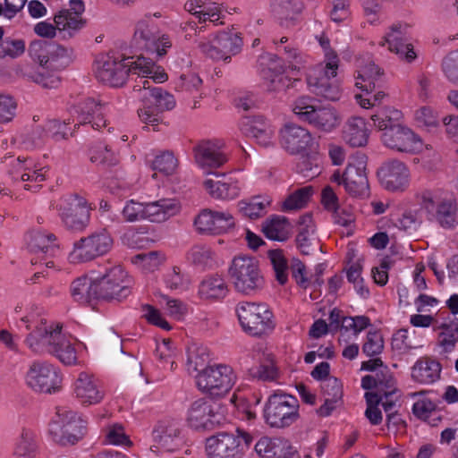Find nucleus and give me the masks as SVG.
I'll return each mask as SVG.
<instances>
[{
  "mask_svg": "<svg viewBox=\"0 0 458 458\" xmlns=\"http://www.w3.org/2000/svg\"><path fill=\"white\" fill-rule=\"evenodd\" d=\"M203 186L211 197L218 199H233L240 195L242 189L239 181L232 178L225 182L208 178L203 182Z\"/></svg>",
  "mask_w": 458,
  "mask_h": 458,
  "instance_id": "obj_35",
  "label": "nucleus"
},
{
  "mask_svg": "<svg viewBox=\"0 0 458 458\" xmlns=\"http://www.w3.org/2000/svg\"><path fill=\"white\" fill-rule=\"evenodd\" d=\"M267 58L269 63L268 67L262 71L263 86L269 92L281 91L288 81V78L284 76L287 67L276 55L268 54Z\"/></svg>",
  "mask_w": 458,
  "mask_h": 458,
  "instance_id": "obj_27",
  "label": "nucleus"
},
{
  "mask_svg": "<svg viewBox=\"0 0 458 458\" xmlns=\"http://www.w3.org/2000/svg\"><path fill=\"white\" fill-rule=\"evenodd\" d=\"M423 208L443 228H453L458 222L457 207L453 198L441 191H425L421 193Z\"/></svg>",
  "mask_w": 458,
  "mask_h": 458,
  "instance_id": "obj_12",
  "label": "nucleus"
},
{
  "mask_svg": "<svg viewBox=\"0 0 458 458\" xmlns=\"http://www.w3.org/2000/svg\"><path fill=\"white\" fill-rule=\"evenodd\" d=\"M366 167V157L355 155L350 158L344 173L340 170L333 173L331 181L344 186L345 191L353 197L368 196L369 186Z\"/></svg>",
  "mask_w": 458,
  "mask_h": 458,
  "instance_id": "obj_10",
  "label": "nucleus"
},
{
  "mask_svg": "<svg viewBox=\"0 0 458 458\" xmlns=\"http://www.w3.org/2000/svg\"><path fill=\"white\" fill-rule=\"evenodd\" d=\"M54 21L60 32H64V38L73 37L86 25V20L81 16L73 15L70 10L63 9L54 17Z\"/></svg>",
  "mask_w": 458,
  "mask_h": 458,
  "instance_id": "obj_40",
  "label": "nucleus"
},
{
  "mask_svg": "<svg viewBox=\"0 0 458 458\" xmlns=\"http://www.w3.org/2000/svg\"><path fill=\"white\" fill-rule=\"evenodd\" d=\"M440 364L430 358L418 360L411 368V377L421 384H431L440 377Z\"/></svg>",
  "mask_w": 458,
  "mask_h": 458,
  "instance_id": "obj_37",
  "label": "nucleus"
},
{
  "mask_svg": "<svg viewBox=\"0 0 458 458\" xmlns=\"http://www.w3.org/2000/svg\"><path fill=\"white\" fill-rule=\"evenodd\" d=\"M4 30L0 27V59L9 57L16 59L21 56L26 50L24 39L4 37Z\"/></svg>",
  "mask_w": 458,
  "mask_h": 458,
  "instance_id": "obj_48",
  "label": "nucleus"
},
{
  "mask_svg": "<svg viewBox=\"0 0 458 458\" xmlns=\"http://www.w3.org/2000/svg\"><path fill=\"white\" fill-rule=\"evenodd\" d=\"M165 286L172 291L185 292L191 285V276L179 267H173L164 276Z\"/></svg>",
  "mask_w": 458,
  "mask_h": 458,
  "instance_id": "obj_50",
  "label": "nucleus"
},
{
  "mask_svg": "<svg viewBox=\"0 0 458 458\" xmlns=\"http://www.w3.org/2000/svg\"><path fill=\"white\" fill-rule=\"evenodd\" d=\"M296 244L300 251L304 255H310L320 249L319 242L316 235L315 225L310 215H305L300 219Z\"/></svg>",
  "mask_w": 458,
  "mask_h": 458,
  "instance_id": "obj_30",
  "label": "nucleus"
},
{
  "mask_svg": "<svg viewBox=\"0 0 458 458\" xmlns=\"http://www.w3.org/2000/svg\"><path fill=\"white\" fill-rule=\"evenodd\" d=\"M97 301H118L126 298L130 293V281L123 267L107 260L99 271V276L94 278Z\"/></svg>",
  "mask_w": 458,
  "mask_h": 458,
  "instance_id": "obj_3",
  "label": "nucleus"
},
{
  "mask_svg": "<svg viewBox=\"0 0 458 458\" xmlns=\"http://www.w3.org/2000/svg\"><path fill=\"white\" fill-rule=\"evenodd\" d=\"M179 159L171 150H163L157 153L150 161V167L155 173L152 178L157 177V173L164 176H171L176 174L179 169Z\"/></svg>",
  "mask_w": 458,
  "mask_h": 458,
  "instance_id": "obj_39",
  "label": "nucleus"
},
{
  "mask_svg": "<svg viewBox=\"0 0 458 458\" xmlns=\"http://www.w3.org/2000/svg\"><path fill=\"white\" fill-rule=\"evenodd\" d=\"M270 6L275 17L285 26H288L302 10L300 0H273Z\"/></svg>",
  "mask_w": 458,
  "mask_h": 458,
  "instance_id": "obj_41",
  "label": "nucleus"
},
{
  "mask_svg": "<svg viewBox=\"0 0 458 458\" xmlns=\"http://www.w3.org/2000/svg\"><path fill=\"white\" fill-rule=\"evenodd\" d=\"M209 355L206 347L192 344L187 351V367L189 372H200L208 361Z\"/></svg>",
  "mask_w": 458,
  "mask_h": 458,
  "instance_id": "obj_55",
  "label": "nucleus"
},
{
  "mask_svg": "<svg viewBox=\"0 0 458 458\" xmlns=\"http://www.w3.org/2000/svg\"><path fill=\"white\" fill-rule=\"evenodd\" d=\"M236 381V375L229 365L207 366L196 375L198 388L211 396L219 397L227 394Z\"/></svg>",
  "mask_w": 458,
  "mask_h": 458,
  "instance_id": "obj_11",
  "label": "nucleus"
},
{
  "mask_svg": "<svg viewBox=\"0 0 458 458\" xmlns=\"http://www.w3.org/2000/svg\"><path fill=\"white\" fill-rule=\"evenodd\" d=\"M133 57L120 58L110 55H101L95 62L96 78L111 87H122L130 73L138 74L141 81L143 72L142 54L137 55V61H131Z\"/></svg>",
  "mask_w": 458,
  "mask_h": 458,
  "instance_id": "obj_2",
  "label": "nucleus"
},
{
  "mask_svg": "<svg viewBox=\"0 0 458 458\" xmlns=\"http://www.w3.org/2000/svg\"><path fill=\"white\" fill-rule=\"evenodd\" d=\"M228 291L225 279L222 276L215 274L207 276L199 283L198 295L202 300L217 301L224 299Z\"/></svg>",
  "mask_w": 458,
  "mask_h": 458,
  "instance_id": "obj_34",
  "label": "nucleus"
},
{
  "mask_svg": "<svg viewBox=\"0 0 458 458\" xmlns=\"http://www.w3.org/2000/svg\"><path fill=\"white\" fill-rule=\"evenodd\" d=\"M113 246L114 239L111 233L101 227L75 241L68 259L73 264L89 262L106 255Z\"/></svg>",
  "mask_w": 458,
  "mask_h": 458,
  "instance_id": "obj_7",
  "label": "nucleus"
},
{
  "mask_svg": "<svg viewBox=\"0 0 458 458\" xmlns=\"http://www.w3.org/2000/svg\"><path fill=\"white\" fill-rule=\"evenodd\" d=\"M417 347L414 337L407 329H400L393 335L392 348L399 353H406Z\"/></svg>",
  "mask_w": 458,
  "mask_h": 458,
  "instance_id": "obj_63",
  "label": "nucleus"
},
{
  "mask_svg": "<svg viewBox=\"0 0 458 458\" xmlns=\"http://www.w3.org/2000/svg\"><path fill=\"white\" fill-rule=\"evenodd\" d=\"M36 453V443L34 434L30 430L23 429L16 444L14 455L16 458H32Z\"/></svg>",
  "mask_w": 458,
  "mask_h": 458,
  "instance_id": "obj_58",
  "label": "nucleus"
},
{
  "mask_svg": "<svg viewBox=\"0 0 458 458\" xmlns=\"http://www.w3.org/2000/svg\"><path fill=\"white\" fill-rule=\"evenodd\" d=\"M263 417L271 428L289 427L299 419L298 400L291 394L275 392L265 403Z\"/></svg>",
  "mask_w": 458,
  "mask_h": 458,
  "instance_id": "obj_8",
  "label": "nucleus"
},
{
  "mask_svg": "<svg viewBox=\"0 0 458 458\" xmlns=\"http://www.w3.org/2000/svg\"><path fill=\"white\" fill-rule=\"evenodd\" d=\"M310 195V188H301L288 196V198L283 202L282 209L284 211H292L301 208L308 202Z\"/></svg>",
  "mask_w": 458,
  "mask_h": 458,
  "instance_id": "obj_62",
  "label": "nucleus"
},
{
  "mask_svg": "<svg viewBox=\"0 0 458 458\" xmlns=\"http://www.w3.org/2000/svg\"><path fill=\"white\" fill-rule=\"evenodd\" d=\"M182 206L176 199H160L145 203V219L163 223L181 212Z\"/></svg>",
  "mask_w": 458,
  "mask_h": 458,
  "instance_id": "obj_29",
  "label": "nucleus"
},
{
  "mask_svg": "<svg viewBox=\"0 0 458 458\" xmlns=\"http://www.w3.org/2000/svg\"><path fill=\"white\" fill-rule=\"evenodd\" d=\"M90 162L101 165L104 168L112 169L118 165V159L108 146L98 142L92 145L89 149Z\"/></svg>",
  "mask_w": 458,
  "mask_h": 458,
  "instance_id": "obj_47",
  "label": "nucleus"
},
{
  "mask_svg": "<svg viewBox=\"0 0 458 458\" xmlns=\"http://www.w3.org/2000/svg\"><path fill=\"white\" fill-rule=\"evenodd\" d=\"M381 141L387 148L401 153H416L423 147L421 139L410 128L402 124L382 132Z\"/></svg>",
  "mask_w": 458,
  "mask_h": 458,
  "instance_id": "obj_17",
  "label": "nucleus"
},
{
  "mask_svg": "<svg viewBox=\"0 0 458 458\" xmlns=\"http://www.w3.org/2000/svg\"><path fill=\"white\" fill-rule=\"evenodd\" d=\"M268 258L275 270L276 280L281 284H284L288 279V265L283 251L280 250H269Z\"/></svg>",
  "mask_w": 458,
  "mask_h": 458,
  "instance_id": "obj_60",
  "label": "nucleus"
},
{
  "mask_svg": "<svg viewBox=\"0 0 458 458\" xmlns=\"http://www.w3.org/2000/svg\"><path fill=\"white\" fill-rule=\"evenodd\" d=\"M335 76L336 74H330L327 68L319 64L309 72L308 86L314 94L330 101H336L342 94L339 85L330 81Z\"/></svg>",
  "mask_w": 458,
  "mask_h": 458,
  "instance_id": "obj_21",
  "label": "nucleus"
},
{
  "mask_svg": "<svg viewBox=\"0 0 458 458\" xmlns=\"http://www.w3.org/2000/svg\"><path fill=\"white\" fill-rule=\"evenodd\" d=\"M379 76L380 69L373 62L360 64L355 77V86L367 93H371Z\"/></svg>",
  "mask_w": 458,
  "mask_h": 458,
  "instance_id": "obj_42",
  "label": "nucleus"
},
{
  "mask_svg": "<svg viewBox=\"0 0 458 458\" xmlns=\"http://www.w3.org/2000/svg\"><path fill=\"white\" fill-rule=\"evenodd\" d=\"M27 161L21 157L13 160L8 174L14 182H22L24 190L37 192L42 187L41 182L46 180L44 168L35 169Z\"/></svg>",
  "mask_w": 458,
  "mask_h": 458,
  "instance_id": "obj_20",
  "label": "nucleus"
},
{
  "mask_svg": "<svg viewBox=\"0 0 458 458\" xmlns=\"http://www.w3.org/2000/svg\"><path fill=\"white\" fill-rule=\"evenodd\" d=\"M369 326V319L364 316H357V317H345L343 318L342 325L340 327V337L339 343L342 344L344 342L347 344V339L345 335L349 331L352 332V335L354 338L358 336V335L367 328Z\"/></svg>",
  "mask_w": 458,
  "mask_h": 458,
  "instance_id": "obj_53",
  "label": "nucleus"
},
{
  "mask_svg": "<svg viewBox=\"0 0 458 458\" xmlns=\"http://www.w3.org/2000/svg\"><path fill=\"white\" fill-rule=\"evenodd\" d=\"M381 185L389 191H403L410 182V171L406 165L392 159L385 162L377 172Z\"/></svg>",
  "mask_w": 458,
  "mask_h": 458,
  "instance_id": "obj_19",
  "label": "nucleus"
},
{
  "mask_svg": "<svg viewBox=\"0 0 458 458\" xmlns=\"http://www.w3.org/2000/svg\"><path fill=\"white\" fill-rule=\"evenodd\" d=\"M149 450L155 454L171 453L179 450L184 444L182 428L175 420H161L151 432Z\"/></svg>",
  "mask_w": 458,
  "mask_h": 458,
  "instance_id": "obj_13",
  "label": "nucleus"
},
{
  "mask_svg": "<svg viewBox=\"0 0 458 458\" xmlns=\"http://www.w3.org/2000/svg\"><path fill=\"white\" fill-rule=\"evenodd\" d=\"M280 45L286 55L288 68L293 71L301 70L307 63V57L293 43L288 44L286 37L281 38Z\"/></svg>",
  "mask_w": 458,
  "mask_h": 458,
  "instance_id": "obj_56",
  "label": "nucleus"
},
{
  "mask_svg": "<svg viewBox=\"0 0 458 458\" xmlns=\"http://www.w3.org/2000/svg\"><path fill=\"white\" fill-rule=\"evenodd\" d=\"M58 216H64L82 209L92 210L88 200L78 193L71 192L62 196L56 203Z\"/></svg>",
  "mask_w": 458,
  "mask_h": 458,
  "instance_id": "obj_45",
  "label": "nucleus"
},
{
  "mask_svg": "<svg viewBox=\"0 0 458 458\" xmlns=\"http://www.w3.org/2000/svg\"><path fill=\"white\" fill-rule=\"evenodd\" d=\"M193 224L199 233L219 235L234 227L235 219L228 211L205 208L196 216Z\"/></svg>",
  "mask_w": 458,
  "mask_h": 458,
  "instance_id": "obj_18",
  "label": "nucleus"
},
{
  "mask_svg": "<svg viewBox=\"0 0 458 458\" xmlns=\"http://www.w3.org/2000/svg\"><path fill=\"white\" fill-rule=\"evenodd\" d=\"M104 432V443L106 445L131 447L132 442L125 433L124 427L119 423H114L106 427Z\"/></svg>",
  "mask_w": 458,
  "mask_h": 458,
  "instance_id": "obj_54",
  "label": "nucleus"
},
{
  "mask_svg": "<svg viewBox=\"0 0 458 458\" xmlns=\"http://www.w3.org/2000/svg\"><path fill=\"white\" fill-rule=\"evenodd\" d=\"M343 140L351 147H363L369 140L366 122L360 116H352L346 120L342 129Z\"/></svg>",
  "mask_w": 458,
  "mask_h": 458,
  "instance_id": "obj_31",
  "label": "nucleus"
},
{
  "mask_svg": "<svg viewBox=\"0 0 458 458\" xmlns=\"http://www.w3.org/2000/svg\"><path fill=\"white\" fill-rule=\"evenodd\" d=\"M22 320L27 323V328L31 330L25 343L33 352H47L64 365L76 364L77 352L71 340L62 333L61 326L48 324L45 318L30 320L25 318Z\"/></svg>",
  "mask_w": 458,
  "mask_h": 458,
  "instance_id": "obj_1",
  "label": "nucleus"
},
{
  "mask_svg": "<svg viewBox=\"0 0 458 458\" xmlns=\"http://www.w3.org/2000/svg\"><path fill=\"white\" fill-rule=\"evenodd\" d=\"M25 241L30 252L43 255H53L57 244L54 233L43 230H31L26 236Z\"/></svg>",
  "mask_w": 458,
  "mask_h": 458,
  "instance_id": "obj_33",
  "label": "nucleus"
},
{
  "mask_svg": "<svg viewBox=\"0 0 458 458\" xmlns=\"http://www.w3.org/2000/svg\"><path fill=\"white\" fill-rule=\"evenodd\" d=\"M206 449L209 458H242L243 447L233 434L219 433L207 439Z\"/></svg>",
  "mask_w": 458,
  "mask_h": 458,
  "instance_id": "obj_22",
  "label": "nucleus"
},
{
  "mask_svg": "<svg viewBox=\"0 0 458 458\" xmlns=\"http://www.w3.org/2000/svg\"><path fill=\"white\" fill-rule=\"evenodd\" d=\"M247 131L262 147L267 148L275 143V128L261 116H255L249 121Z\"/></svg>",
  "mask_w": 458,
  "mask_h": 458,
  "instance_id": "obj_36",
  "label": "nucleus"
},
{
  "mask_svg": "<svg viewBox=\"0 0 458 458\" xmlns=\"http://www.w3.org/2000/svg\"><path fill=\"white\" fill-rule=\"evenodd\" d=\"M236 313L242 328L250 335L262 336L275 327L272 311L265 303L240 302Z\"/></svg>",
  "mask_w": 458,
  "mask_h": 458,
  "instance_id": "obj_9",
  "label": "nucleus"
},
{
  "mask_svg": "<svg viewBox=\"0 0 458 458\" xmlns=\"http://www.w3.org/2000/svg\"><path fill=\"white\" fill-rule=\"evenodd\" d=\"M108 105L96 101L94 98H86L71 109L72 123H75L74 128L80 125L91 124L94 130H100L106 125L105 114L108 110Z\"/></svg>",
  "mask_w": 458,
  "mask_h": 458,
  "instance_id": "obj_15",
  "label": "nucleus"
},
{
  "mask_svg": "<svg viewBox=\"0 0 458 458\" xmlns=\"http://www.w3.org/2000/svg\"><path fill=\"white\" fill-rule=\"evenodd\" d=\"M282 148L291 155L306 156L314 145L311 132L295 123L285 124L279 131Z\"/></svg>",
  "mask_w": 458,
  "mask_h": 458,
  "instance_id": "obj_16",
  "label": "nucleus"
},
{
  "mask_svg": "<svg viewBox=\"0 0 458 458\" xmlns=\"http://www.w3.org/2000/svg\"><path fill=\"white\" fill-rule=\"evenodd\" d=\"M87 420L76 411L58 408L56 418L49 423V434L60 445H72L83 438L87 432Z\"/></svg>",
  "mask_w": 458,
  "mask_h": 458,
  "instance_id": "obj_5",
  "label": "nucleus"
},
{
  "mask_svg": "<svg viewBox=\"0 0 458 458\" xmlns=\"http://www.w3.org/2000/svg\"><path fill=\"white\" fill-rule=\"evenodd\" d=\"M217 36V39L216 42L219 44V47H217L218 50L213 49V55L218 58L227 59L230 57L231 55H235L238 53L241 49V47L242 45V38L240 36L233 31H228V32H221Z\"/></svg>",
  "mask_w": 458,
  "mask_h": 458,
  "instance_id": "obj_43",
  "label": "nucleus"
},
{
  "mask_svg": "<svg viewBox=\"0 0 458 458\" xmlns=\"http://www.w3.org/2000/svg\"><path fill=\"white\" fill-rule=\"evenodd\" d=\"M172 45L171 38L167 34L151 35L146 40L145 54L155 55L157 58H161L167 54Z\"/></svg>",
  "mask_w": 458,
  "mask_h": 458,
  "instance_id": "obj_52",
  "label": "nucleus"
},
{
  "mask_svg": "<svg viewBox=\"0 0 458 458\" xmlns=\"http://www.w3.org/2000/svg\"><path fill=\"white\" fill-rule=\"evenodd\" d=\"M310 97H300L293 104V111L300 120L322 132H332L340 125L342 117L332 106H317Z\"/></svg>",
  "mask_w": 458,
  "mask_h": 458,
  "instance_id": "obj_4",
  "label": "nucleus"
},
{
  "mask_svg": "<svg viewBox=\"0 0 458 458\" xmlns=\"http://www.w3.org/2000/svg\"><path fill=\"white\" fill-rule=\"evenodd\" d=\"M185 10L195 15L199 21L216 24L221 18V8L216 3H204L201 0L188 1Z\"/></svg>",
  "mask_w": 458,
  "mask_h": 458,
  "instance_id": "obj_38",
  "label": "nucleus"
},
{
  "mask_svg": "<svg viewBox=\"0 0 458 458\" xmlns=\"http://www.w3.org/2000/svg\"><path fill=\"white\" fill-rule=\"evenodd\" d=\"M63 226L72 233H81L89 225L91 215L89 209L59 216Z\"/></svg>",
  "mask_w": 458,
  "mask_h": 458,
  "instance_id": "obj_49",
  "label": "nucleus"
},
{
  "mask_svg": "<svg viewBox=\"0 0 458 458\" xmlns=\"http://www.w3.org/2000/svg\"><path fill=\"white\" fill-rule=\"evenodd\" d=\"M379 45L383 47L387 45L389 51L396 54L402 61L406 63H412L418 56L413 45L403 38V26L401 24L393 25Z\"/></svg>",
  "mask_w": 458,
  "mask_h": 458,
  "instance_id": "obj_24",
  "label": "nucleus"
},
{
  "mask_svg": "<svg viewBox=\"0 0 458 458\" xmlns=\"http://www.w3.org/2000/svg\"><path fill=\"white\" fill-rule=\"evenodd\" d=\"M152 106H155V110L151 111V114L148 113V110H145V128L151 126L153 131H157L160 123L159 113L173 109L175 100L173 95L164 91L161 88H153L148 98V109Z\"/></svg>",
  "mask_w": 458,
  "mask_h": 458,
  "instance_id": "obj_26",
  "label": "nucleus"
},
{
  "mask_svg": "<svg viewBox=\"0 0 458 458\" xmlns=\"http://www.w3.org/2000/svg\"><path fill=\"white\" fill-rule=\"evenodd\" d=\"M94 279L79 277L72 283V296L78 302L91 304L93 301H97V295L94 294Z\"/></svg>",
  "mask_w": 458,
  "mask_h": 458,
  "instance_id": "obj_46",
  "label": "nucleus"
},
{
  "mask_svg": "<svg viewBox=\"0 0 458 458\" xmlns=\"http://www.w3.org/2000/svg\"><path fill=\"white\" fill-rule=\"evenodd\" d=\"M123 246L131 250H141L143 248V227L127 226L123 229L121 237Z\"/></svg>",
  "mask_w": 458,
  "mask_h": 458,
  "instance_id": "obj_61",
  "label": "nucleus"
},
{
  "mask_svg": "<svg viewBox=\"0 0 458 458\" xmlns=\"http://www.w3.org/2000/svg\"><path fill=\"white\" fill-rule=\"evenodd\" d=\"M194 159L199 168L206 174H212L214 169L227 162L226 156L211 141H201L194 148Z\"/></svg>",
  "mask_w": 458,
  "mask_h": 458,
  "instance_id": "obj_25",
  "label": "nucleus"
},
{
  "mask_svg": "<svg viewBox=\"0 0 458 458\" xmlns=\"http://www.w3.org/2000/svg\"><path fill=\"white\" fill-rule=\"evenodd\" d=\"M187 421L196 429L211 428L216 422L211 404L203 399L195 401L189 409Z\"/></svg>",
  "mask_w": 458,
  "mask_h": 458,
  "instance_id": "obj_32",
  "label": "nucleus"
},
{
  "mask_svg": "<svg viewBox=\"0 0 458 458\" xmlns=\"http://www.w3.org/2000/svg\"><path fill=\"white\" fill-rule=\"evenodd\" d=\"M291 225L284 216H274L262 225L264 234L270 240L284 242L291 234Z\"/></svg>",
  "mask_w": 458,
  "mask_h": 458,
  "instance_id": "obj_44",
  "label": "nucleus"
},
{
  "mask_svg": "<svg viewBox=\"0 0 458 458\" xmlns=\"http://www.w3.org/2000/svg\"><path fill=\"white\" fill-rule=\"evenodd\" d=\"M402 117V114L399 110L386 106L378 110L376 114L371 116L374 126L383 132L390 128L399 125L396 123Z\"/></svg>",
  "mask_w": 458,
  "mask_h": 458,
  "instance_id": "obj_51",
  "label": "nucleus"
},
{
  "mask_svg": "<svg viewBox=\"0 0 458 458\" xmlns=\"http://www.w3.org/2000/svg\"><path fill=\"white\" fill-rule=\"evenodd\" d=\"M74 393L76 398L84 405L98 403L104 397V392L99 388L97 379L87 372L79 374Z\"/></svg>",
  "mask_w": 458,
  "mask_h": 458,
  "instance_id": "obj_28",
  "label": "nucleus"
},
{
  "mask_svg": "<svg viewBox=\"0 0 458 458\" xmlns=\"http://www.w3.org/2000/svg\"><path fill=\"white\" fill-rule=\"evenodd\" d=\"M69 123L70 120L67 123L55 119L47 121L45 125L48 138L53 139L55 141H59L68 139L69 135L72 136L73 131L70 132Z\"/></svg>",
  "mask_w": 458,
  "mask_h": 458,
  "instance_id": "obj_64",
  "label": "nucleus"
},
{
  "mask_svg": "<svg viewBox=\"0 0 458 458\" xmlns=\"http://www.w3.org/2000/svg\"><path fill=\"white\" fill-rule=\"evenodd\" d=\"M55 47L49 46V41L44 39H36L30 42L28 49L29 55L42 67L48 68L49 50Z\"/></svg>",
  "mask_w": 458,
  "mask_h": 458,
  "instance_id": "obj_57",
  "label": "nucleus"
},
{
  "mask_svg": "<svg viewBox=\"0 0 458 458\" xmlns=\"http://www.w3.org/2000/svg\"><path fill=\"white\" fill-rule=\"evenodd\" d=\"M254 449L259 458H297L296 449L282 437H262Z\"/></svg>",
  "mask_w": 458,
  "mask_h": 458,
  "instance_id": "obj_23",
  "label": "nucleus"
},
{
  "mask_svg": "<svg viewBox=\"0 0 458 458\" xmlns=\"http://www.w3.org/2000/svg\"><path fill=\"white\" fill-rule=\"evenodd\" d=\"M215 252L205 245L194 246L188 253V259L190 261L204 267H212L215 262Z\"/></svg>",
  "mask_w": 458,
  "mask_h": 458,
  "instance_id": "obj_59",
  "label": "nucleus"
},
{
  "mask_svg": "<svg viewBox=\"0 0 458 458\" xmlns=\"http://www.w3.org/2000/svg\"><path fill=\"white\" fill-rule=\"evenodd\" d=\"M229 276L234 290L242 294H255L264 285L259 262L251 257H235L229 267Z\"/></svg>",
  "mask_w": 458,
  "mask_h": 458,
  "instance_id": "obj_6",
  "label": "nucleus"
},
{
  "mask_svg": "<svg viewBox=\"0 0 458 458\" xmlns=\"http://www.w3.org/2000/svg\"><path fill=\"white\" fill-rule=\"evenodd\" d=\"M62 377L58 369L47 361H34L27 374L26 383L38 393L52 394L59 390Z\"/></svg>",
  "mask_w": 458,
  "mask_h": 458,
  "instance_id": "obj_14",
  "label": "nucleus"
}]
</instances>
